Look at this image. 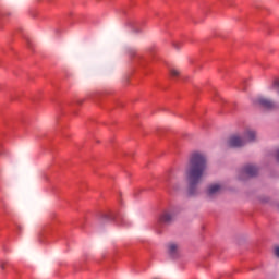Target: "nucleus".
<instances>
[{
	"instance_id": "nucleus-1",
	"label": "nucleus",
	"mask_w": 279,
	"mask_h": 279,
	"mask_svg": "<svg viewBox=\"0 0 279 279\" xmlns=\"http://www.w3.org/2000/svg\"><path fill=\"white\" fill-rule=\"evenodd\" d=\"M208 169V159L204 153L195 151L190 156L187 168L185 170V178L187 180L189 195H197V186L202 182V178Z\"/></svg>"
},
{
	"instance_id": "nucleus-2",
	"label": "nucleus",
	"mask_w": 279,
	"mask_h": 279,
	"mask_svg": "<svg viewBox=\"0 0 279 279\" xmlns=\"http://www.w3.org/2000/svg\"><path fill=\"white\" fill-rule=\"evenodd\" d=\"M253 141H256V132L247 130L244 133V138L233 135L228 140L227 145L228 147H243L246 143H253Z\"/></svg>"
},
{
	"instance_id": "nucleus-3",
	"label": "nucleus",
	"mask_w": 279,
	"mask_h": 279,
	"mask_svg": "<svg viewBox=\"0 0 279 279\" xmlns=\"http://www.w3.org/2000/svg\"><path fill=\"white\" fill-rule=\"evenodd\" d=\"M257 104L262 106V108H265L266 110H276L278 109V105L274 102V100H270L269 98L259 97L257 99Z\"/></svg>"
},
{
	"instance_id": "nucleus-4",
	"label": "nucleus",
	"mask_w": 279,
	"mask_h": 279,
	"mask_svg": "<svg viewBox=\"0 0 279 279\" xmlns=\"http://www.w3.org/2000/svg\"><path fill=\"white\" fill-rule=\"evenodd\" d=\"M102 221H116L117 223H121L122 226H125V218L121 216H117L112 213L102 214Z\"/></svg>"
},
{
	"instance_id": "nucleus-5",
	"label": "nucleus",
	"mask_w": 279,
	"mask_h": 279,
	"mask_svg": "<svg viewBox=\"0 0 279 279\" xmlns=\"http://www.w3.org/2000/svg\"><path fill=\"white\" fill-rule=\"evenodd\" d=\"M242 175H247V178H255L258 175V168L256 166L247 165L241 170Z\"/></svg>"
},
{
	"instance_id": "nucleus-6",
	"label": "nucleus",
	"mask_w": 279,
	"mask_h": 279,
	"mask_svg": "<svg viewBox=\"0 0 279 279\" xmlns=\"http://www.w3.org/2000/svg\"><path fill=\"white\" fill-rule=\"evenodd\" d=\"M173 214H171L170 211H163L160 216H159V220L158 223L159 226H167L169 223H171V221H173Z\"/></svg>"
},
{
	"instance_id": "nucleus-7",
	"label": "nucleus",
	"mask_w": 279,
	"mask_h": 279,
	"mask_svg": "<svg viewBox=\"0 0 279 279\" xmlns=\"http://www.w3.org/2000/svg\"><path fill=\"white\" fill-rule=\"evenodd\" d=\"M221 191V185L219 184H211L207 189V195L208 197H215V195H218V193Z\"/></svg>"
},
{
	"instance_id": "nucleus-8",
	"label": "nucleus",
	"mask_w": 279,
	"mask_h": 279,
	"mask_svg": "<svg viewBox=\"0 0 279 279\" xmlns=\"http://www.w3.org/2000/svg\"><path fill=\"white\" fill-rule=\"evenodd\" d=\"M178 250H180V246L178 244H175V243L168 244V254L172 258H175L178 256Z\"/></svg>"
},
{
	"instance_id": "nucleus-9",
	"label": "nucleus",
	"mask_w": 279,
	"mask_h": 279,
	"mask_svg": "<svg viewBox=\"0 0 279 279\" xmlns=\"http://www.w3.org/2000/svg\"><path fill=\"white\" fill-rule=\"evenodd\" d=\"M170 75H171V77H179L180 71L178 69H175V68H172L170 70Z\"/></svg>"
},
{
	"instance_id": "nucleus-10",
	"label": "nucleus",
	"mask_w": 279,
	"mask_h": 279,
	"mask_svg": "<svg viewBox=\"0 0 279 279\" xmlns=\"http://www.w3.org/2000/svg\"><path fill=\"white\" fill-rule=\"evenodd\" d=\"M10 266V263L9 262H1L0 263V268L2 269V270H5V267H9Z\"/></svg>"
},
{
	"instance_id": "nucleus-11",
	"label": "nucleus",
	"mask_w": 279,
	"mask_h": 279,
	"mask_svg": "<svg viewBox=\"0 0 279 279\" xmlns=\"http://www.w3.org/2000/svg\"><path fill=\"white\" fill-rule=\"evenodd\" d=\"M173 47L177 48V49H180L182 47V43H174L173 44Z\"/></svg>"
},
{
	"instance_id": "nucleus-12",
	"label": "nucleus",
	"mask_w": 279,
	"mask_h": 279,
	"mask_svg": "<svg viewBox=\"0 0 279 279\" xmlns=\"http://www.w3.org/2000/svg\"><path fill=\"white\" fill-rule=\"evenodd\" d=\"M275 255L279 258V246L275 247Z\"/></svg>"
},
{
	"instance_id": "nucleus-13",
	"label": "nucleus",
	"mask_w": 279,
	"mask_h": 279,
	"mask_svg": "<svg viewBox=\"0 0 279 279\" xmlns=\"http://www.w3.org/2000/svg\"><path fill=\"white\" fill-rule=\"evenodd\" d=\"M277 160L279 161V149L277 150Z\"/></svg>"
},
{
	"instance_id": "nucleus-14",
	"label": "nucleus",
	"mask_w": 279,
	"mask_h": 279,
	"mask_svg": "<svg viewBox=\"0 0 279 279\" xmlns=\"http://www.w3.org/2000/svg\"><path fill=\"white\" fill-rule=\"evenodd\" d=\"M240 180H243V177H240Z\"/></svg>"
}]
</instances>
